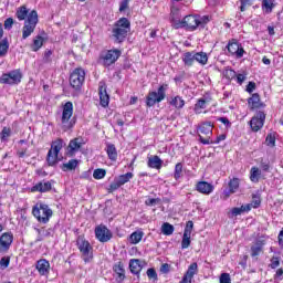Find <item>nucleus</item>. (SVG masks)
I'll list each match as a JSON object with an SVG mask.
<instances>
[{"mask_svg": "<svg viewBox=\"0 0 283 283\" xmlns=\"http://www.w3.org/2000/svg\"><path fill=\"white\" fill-rule=\"evenodd\" d=\"M144 235H145V232H143L142 230H137V231L133 232L129 237L130 244H138V242H140V240H143Z\"/></svg>", "mask_w": 283, "mask_h": 283, "instance_id": "obj_35", "label": "nucleus"}, {"mask_svg": "<svg viewBox=\"0 0 283 283\" xmlns=\"http://www.w3.org/2000/svg\"><path fill=\"white\" fill-rule=\"evenodd\" d=\"M12 25H14V19L8 18L4 21V30H12Z\"/></svg>", "mask_w": 283, "mask_h": 283, "instance_id": "obj_54", "label": "nucleus"}, {"mask_svg": "<svg viewBox=\"0 0 283 283\" xmlns=\"http://www.w3.org/2000/svg\"><path fill=\"white\" fill-rule=\"evenodd\" d=\"M21 78H23L21 71L13 70L9 73L2 74L0 83H3L4 85H19V83H21Z\"/></svg>", "mask_w": 283, "mask_h": 283, "instance_id": "obj_12", "label": "nucleus"}, {"mask_svg": "<svg viewBox=\"0 0 283 283\" xmlns=\"http://www.w3.org/2000/svg\"><path fill=\"white\" fill-rule=\"evenodd\" d=\"M170 105L176 109H182L185 107V99L177 95L170 101Z\"/></svg>", "mask_w": 283, "mask_h": 283, "instance_id": "obj_39", "label": "nucleus"}, {"mask_svg": "<svg viewBox=\"0 0 283 283\" xmlns=\"http://www.w3.org/2000/svg\"><path fill=\"white\" fill-rule=\"evenodd\" d=\"M235 77H237V83H239V85H242L247 81V75L242 73L237 74Z\"/></svg>", "mask_w": 283, "mask_h": 283, "instance_id": "obj_56", "label": "nucleus"}, {"mask_svg": "<svg viewBox=\"0 0 283 283\" xmlns=\"http://www.w3.org/2000/svg\"><path fill=\"white\" fill-rule=\"evenodd\" d=\"M129 8V0H123L119 4V12H125V9Z\"/></svg>", "mask_w": 283, "mask_h": 283, "instance_id": "obj_63", "label": "nucleus"}, {"mask_svg": "<svg viewBox=\"0 0 283 283\" xmlns=\"http://www.w3.org/2000/svg\"><path fill=\"white\" fill-rule=\"evenodd\" d=\"M195 61H197V63H200V65H207L209 56L205 52H195Z\"/></svg>", "mask_w": 283, "mask_h": 283, "instance_id": "obj_37", "label": "nucleus"}, {"mask_svg": "<svg viewBox=\"0 0 283 283\" xmlns=\"http://www.w3.org/2000/svg\"><path fill=\"white\" fill-rule=\"evenodd\" d=\"M220 283H231V275L229 273H222L219 279Z\"/></svg>", "mask_w": 283, "mask_h": 283, "instance_id": "obj_52", "label": "nucleus"}, {"mask_svg": "<svg viewBox=\"0 0 283 283\" xmlns=\"http://www.w3.org/2000/svg\"><path fill=\"white\" fill-rule=\"evenodd\" d=\"M113 273L115 277V282L123 283L127 279L125 272V263L123 261H118L113 265Z\"/></svg>", "mask_w": 283, "mask_h": 283, "instance_id": "obj_15", "label": "nucleus"}, {"mask_svg": "<svg viewBox=\"0 0 283 283\" xmlns=\"http://www.w3.org/2000/svg\"><path fill=\"white\" fill-rule=\"evenodd\" d=\"M250 205V209L253 207V209L260 208V205H262V200L259 199V197H253L252 202L248 203Z\"/></svg>", "mask_w": 283, "mask_h": 283, "instance_id": "obj_50", "label": "nucleus"}, {"mask_svg": "<svg viewBox=\"0 0 283 283\" xmlns=\"http://www.w3.org/2000/svg\"><path fill=\"white\" fill-rule=\"evenodd\" d=\"M43 43H45V40L41 35H36L33 39V43L31 44L32 52H39L41 48H43Z\"/></svg>", "mask_w": 283, "mask_h": 283, "instance_id": "obj_33", "label": "nucleus"}, {"mask_svg": "<svg viewBox=\"0 0 283 283\" xmlns=\"http://www.w3.org/2000/svg\"><path fill=\"white\" fill-rule=\"evenodd\" d=\"M64 142L62 138H57L51 143V148L46 155V164L49 167H56L61 160H63V155H61V149H63Z\"/></svg>", "mask_w": 283, "mask_h": 283, "instance_id": "obj_3", "label": "nucleus"}, {"mask_svg": "<svg viewBox=\"0 0 283 283\" xmlns=\"http://www.w3.org/2000/svg\"><path fill=\"white\" fill-rule=\"evenodd\" d=\"M217 120H219V123H222L226 127H231V122L227 117H218Z\"/></svg>", "mask_w": 283, "mask_h": 283, "instance_id": "obj_62", "label": "nucleus"}, {"mask_svg": "<svg viewBox=\"0 0 283 283\" xmlns=\"http://www.w3.org/2000/svg\"><path fill=\"white\" fill-rule=\"evenodd\" d=\"M271 269H277V266H280V258L277 256H273L271 259V264H270Z\"/></svg>", "mask_w": 283, "mask_h": 283, "instance_id": "obj_55", "label": "nucleus"}, {"mask_svg": "<svg viewBox=\"0 0 283 283\" xmlns=\"http://www.w3.org/2000/svg\"><path fill=\"white\" fill-rule=\"evenodd\" d=\"M150 169H161L163 168V159L158 155L148 158L147 163Z\"/></svg>", "mask_w": 283, "mask_h": 283, "instance_id": "obj_27", "label": "nucleus"}, {"mask_svg": "<svg viewBox=\"0 0 283 283\" xmlns=\"http://www.w3.org/2000/svg\"><path fill=\"white\" fill-rule=\"evenodd\" d=\"M36 270L40 275H48L50 273V261L41 259L36 262Z\"/></svg>", "mask_w": 283, "mask_h": 283, "instance_id": "obj_25", "label": "nucleus"}, {"mask_svg": "<svg viewBox=\"0 0 283 283\" xmlns=\"http://www.w3.org/2000/svg\"><path fill=\"white\" fill-rule=\"evenodd\" d=\"M198 132L207 136V138L199 135V140L202 145H212L213 140H211V136L213 135V124L211 122L201 123L198 127Z\"/></svg>", "mask_w": 283, "mask_h": 283, "instance_id": "obj_11", "label": "nucleus"}, {"mask_svg": "<svg viewBox=\"0 0 283 283\" xmlns=\"http://www.w3.org/2000/svg\"><path fill=\"white\" fill-rule=\"evenodd\" d=\"M134 178L133 172H126L124 175L118 176L117 178L114 179V181L109 185V191H116L123 187V185H127L129 180Z\"/></svg>", "mask_w": 283, "mask_h": 283, "instance_id": "obj_13", "label": "nucleus"}, {"mask_svg": "<svg viewBox=\"0 0 283 283\" xmlns=\"http://www.w3.org/2000/svg\"><path fill=\"white\" fill-rule=\"evenodd\" d=\"M198 273V263L193 262L189 265L185 275L193 280V275Z\"/></svg>", "mask_w": 283, "mask_h": 283, "instance_id": "obj_41", "label": "nucleus"}, {"mask_svg": "<svg viewBox=\"0 0 283 283\" xmlns=\"http://www.w3.org/2000/svg\"><path fill=\"white\" fill-rule=\"evenodd\" d=\"M249 211H251V205H244L240 208L235 207L230 210L228 218H235L238 216H242V213H249Z\"/></svg>", "mask_w": 283, "mask_h": 283, "instance_id": "obj_24", "label": "nucleus"}, {"mask_svg": "<svg viewBox=\"0 0 283 283\" xmlns=\"http://www.w3.org/2000/svg\"><path fill=\"white\" fill-rule=\"evenodd\" d=\"M229 190L226 191V196H231V193H235L240 187V179L233 178L228 184Z\"/></svg>", "mask_w": 283, "mask_h": 283, "instance_id": "obj_31", "label": "nucleus"}, {"mask_svg": "<svg viewBox=\"0 0 283 283\" xmlns=\"http://www.w3.org/2000/svg\"><path fill=\"white\" fill-rule=\"evenodd\" d=\"M170 270H171V265H169V263H164L160 266V272L161 273L167 274V273H169Z\"/></svg>", "mask_w": 283, "mask_h": 283, "instance_id": "obj_61", "label": "nucleus"}, {"mask_svg": "<svg viewBox=\"0 0 283 283\" xmlns=\"http://www.w3.org/2000/svg\"><path fill=\"white\" fill-rule=\"evenodd\" d=\"M8 50H10V42H8V38H4L0 42V59H3L8 54Z\"/></svg>", "mask_w": 283, "mask_h": 283, "instance_id": "obj_38", "label": "nucleus"}, {"mask_svg": "<svg viewBox=\"0 0 283 283\" xmlns=\"http://www.w3.org/2000/svg\"><path fill=\"white\" fill-rule=\"evenodd\" d=\"M266 120V114L263 111L256 112L255 116L250 120V127L252 132H260L264 127V122Z\"/></svg>", "mask_w": 283, "mask_h": 283, "instance_id": "obj_14", "label": "nucleus"}, {"mask_svg": "<svg viewBox=\"0 0 283 283\" xmlns=\"http://www.w3.org/2000/svg\"><path fill=\"white\" fill-rule=\"evenodd\" d=\"M156 202H160V199H159V198H156V199H154V198L147 199V200L145 201V205H146L147 207H154V205H156Z\"/></svg>", "mask_w": 283, "mask_h": 283, "instance_id": "obj_59", "label": "nucleus"}, {"mask_svg": "<svg viewBox=\"0 0 283 283\" xmlns=\"http://www.w3.org/2000/svg\"><path fill=\"white\" fill-rule=\"evenodd\" d=\"M120 54L122 52L118 49L107 50L99 55V63H102L104 67H109L120 59Z\"/></svg>", "mask_w": 283, "mask_h": 283, "instance_id": "obj_10", "label": "nucleus"}, {"mask_svg": "<svg viewBox=\"0 0 283 283\" xmlns=\"http://www.w3.org/2000/svg\"><path fill=\"white\" fill-rule=\"evenodd\" d=\"M76 247L81 253V258L85 264H90L94 260V247L83 235L76 239Z\"/></svg>", "mask_w": 283, "mask_h": 283, "instance_id": "obj_5", "label": "nucleus"}, {"mask_svg": "<svg viewBox=\"0 0 283 283\" xmlns=\"http://www.w3.org/2000/svg\"><path fill=\"white\" fill-rule=\"evenodd\" d=\"M209 21H211L209 15L190 14L186 15L181 21L177 22L175 28L177 30L184 28L185 30H188V32H195V30H198V28L205 29Z\"/></svg>", "mask_w": 283, "mask_h": 283, "instance_id": "obj_2", "label": "nucleus"}, {"mask_svg": "<svg viewBox=\"0 0 283 283\" xmlns=\"http://www.w3.org/2000/svg\"><path fill=\"white\" fill-rule=\"evenodd\" d=\"M247 6H251V0H241L240 11L244 12L247 10Z\"/></svg>", "mask_w": 283, "mask_h": 283, "instance_id": "obj_60", "label": "nucleus"}, {"mask_svg": "<svg viewBox=\"0 0 283 283\" xmlns=\"http://www.w3.org/2000/svg\"><path fill=\"white\" fill-rule=\"evenodd\" d=\"M169 90V84H161L157 92L151 91L146 96V107H154L156 103H163L167 97V91Z\"/></svg>", "mask_w": 283, "mask_h": 283, "instance_id": "obj_7", "label": "nucleus"}, {"mask_svg": "<svg viewBox=\"0 0 283 283\" xmlns=\"http://www.w3.org/2000/svg\"><path fill=\"white\" fill-rule=\"evenodd\" d=\"M32 214L36 218L38 222L48 224L50 222V218L54 216V212L50 209L48 203L38 202L32 209Z\"/></svg>", "mask_w": 283, "mask_h": 283, "instance_id": "obj_6", "label": "nucleus"}, {"mask_svg": "<svg viewBox=\"0 0 283 283\" xmlns=\"http://www.w3.org/2000/svg\"><path fill=\"white\" fill-rule=\"evenodd\" d=\"M193 231V221H188L186 223V228H185V231H184V235H191V232Z\"/></svg>", "mask_w": 283, "mask_h": 283, "instance_id": "obj_49", "label": "nucleus"}, {"mask_svg": "<svg viewBox=\"0 0 283 283\" xmlns=\"http://www.w3.org/2000/svg\"><path fill=\"white\" fill-rule=\"evenodd\" d=\"M106 154L109 160L116 161L118 158V151L116 150V146L114 144L106 145Z\"/></svg>", "mask_w": 283, "mask_h": 283, "instance_id": "obj_30", "label": "nucleus"}, {"mask_svg": "<svg viewBox=\"0 0 283 283\" xmlns=\"http://www.w3.org/2000/svg\"><path fill=\"white\" fill-rule=\"evenodd\" d=\"M174 178L175 180H180V178H182V163L176 164Z\"/></svg>", "mask_w": 283, "mask_h": 283, "instance_id": "obj_44", "label": "nucleus"}, {"mask_svg": "<svg viewBox=\"0 0 283 283\" xmlns=\"http://www.w3.org/2000/svg\"><path fill=\"white\" fill-rule=\"evenodd\" d=\"M207 107V101L205 98L199 99L195 105L196 114H200V109H205Z\"/></svg>", "mask_w": 283, "mask_h": 283, "instance_id": "obj_45", "label": "nucleus"}, {"mask_svg": "<svg viewBox=\"0 0 283 283\" xmlns=\"http://www.w3.org/2000/svg\"><path fill=\"white\" fill-rule=\"evenodd\" d=\"M146 273L149 280H158V273H156V270L154 268L148 269Z\"/></svg>", "mask_w": 283, "mask_h": 283, "instance_id": "obj_51", "label": "nucleus"}, {"mask_svg": "<svg viewBox=\"0 0 283 283\" xmlns=\"http://www.w3.org/2000/svg\"><path fill=\"white\" fill-rule=\"evenodd\" d=\"M189 247H191V235L184 234L181 249H189Z\"/></svg>", "mask_w": 283, "mask_h": 283, "instance_id": "obj_46", "label": "nucleus"}, {"mask_svg": "<svg viewBox=\"0 0 283 283\" xmlns=\"http://www.w3.org/2000/svg\"><path fill=\"white\" fill-rule=\"evenodd\" d=\"M264 244H266V239H264V237L256 239L254 244L250 248L251 258H258V255L264 251Z\"/></svg>", "mask_w": 283, "mask_h": 283, "instance_id": "obj_19", "label": "nucleus"}, {"mask_svg": "<svg viewBox=\"0 0 283 283\" xmlns=\"http://www.w3.org/2000/svg\"><path fill=\"white\" fill-rule=\"evenodd\" d=\"M15 17L20 21H24L22 28V39L25 40L32 35L34 30H36V24L39 23V13L36 10H28V7L22 6L17 9ZM27 19V20H25Z\"/></svg>", "mask_w": 283, "mask_h": 283, "instance_id": "obj_1", "label": "nucleus"}, {"mask_svg": "<svg viewBox=\"0 0 283 283\" xmlns=\"http://www.w3.org/2000/svg\"><path fill=\"white\" fill-rule=\"evenodd\" d=\"M52 185H54V180L43 179L31 187V193H48V191H52Z\"/></svg>", "mask_w": 283, "mask_h": 283, "instance_id": "obj_16", "label": "nucleus"}, {"mask_svg": "<svg viewBox=\"0 0 283 283\" xmlns=\"http://www.w3.org/2000/svg\"><path fill=\"white\" fill-rule=\"evenodd\" d=\"M74 114V104L72 102H66L63 105L62 111V127L64 128V132H67V129H72L74 127V123L70 122V118H72V115Z\"/></svg>", "mask_w": 283, "mask_h": 283, "instance_id": "obj_9", "label": "nucleus"}, {"mask_svg": "<svg viewBox=\"0 0 283 283\" xmlns=\"http://www.w3.org/2000/svg\"><path fill=\"white\" fill-rule=\"evenodd\" d=\"M174 226H171L169 222H165L161 226V233H164V235H172L174 234Z\"/></svg>", "mask_w": 283, "mask_h": 283, "instance_id": "obj_42", "label": "nucleus"}, {"mask_svg": "<svg viewBox=\"0 0 283 283\" xmlns=\"http://www.w3.org/2000/svg\"><path fill=\"white\" fill-rule=\"evenodd\" d=\"M0 266H1V269H8V266H10V258L3 256L0 260Z\"/></svg>", "mask_w": 283, "mask_h": 283, "instance_id": "obj_53", "label": "nucleus"}, {"mask_svg": "<svg viewBox=\"0 0 283 283\" xmlns=\"http://www.w3.org/2000/svg\"><path fill=\"white\" fill-rule=\"evenodd\" d=\"M12 242H14V235L12 232H4L0 237V247L8 251L10 247L12 245Z\"/></svg>", "mask_w": 283, "mask_h": 283, "instance_id": "obj_22", "label": "nucleus"}, {"mask_svg": "<svg viewBox=\"0 0 283 283\" xmlns=\"http://www.w3.org/2000/svg\"><path fill=\"white\" fill-rule=\"evenodd\" d=\"M260 178H262V170L255 166L250 169V180L251 182H260Z\"/></svg>", "mask_w": 283, "mask_h": 283, "instance_id": "obj_29", "label": "nucleus"}, {"mask_svg": "<svg viewBox=\"0 0 283 283\" xmlns=\"http://www.w3.org/2000/svg\"><path fill=\"white\" fill-rule=\"evenodd\" d=\"M191 276H187V274H185L179 283H191Z\"/></svg>", "mask_w": 283, "mask_h": 283, "instance_id": "obj_64", "label": "nucleus"}, {"mask_svg": "<svg viewBox=\"0 0 283 283\" xmlns=\"http://www.w3.org/2000/svg\"><path fill=\"white\" fill-rule=\"evenodd\" d=\"M78 167V160L77 159H71L69 163H65L62 165L63 171H74Z\"/></svg>", "mask_w": 283, "mask_h": 283, "instance_id": "obj_36", "label": "nucleus"}, {"mask_svg": "<svg viewBox=\"0 0 283 283\" xmlns=\"http://www.w3.org/2000/svg\"><path fill=\"white\" fill-rule=\"evenodd\" d=\"M130 27L132 23L127 18H122L115 23L112 31L115 43H123L125 39H127V33L129 32Z\"/></svg>", "mask_w": 283, "mask_h": 283, "instance_id": "obj_4", "label": "nucleus"}, {"mask_svg": "<svg viewBox=\"0 0 283 283\" xmlns=\"http://www.w3.org/2000/svg\"><path fill=\"white\" fill-rule=\"evenodd\" d=\"M255 82H249V84L247 85L245 92H248V94H253V91L255 90Z\"/></svg>", "mask_w": 283, "mask_h": 283, "instance_id": "obj_58", "label": "nucleus"}, {"mask_svg": "<svg viewBox=\"0 0 283 283\" xmlns=\"http://www.w3.org/2000/svg\"><path fill=\"white\" fill-rule=\"evenodd\" d=\"M81 147H83V138L76 137L70 142L69 151L70 154H76Z\"/></svg>", "mask_w": 283, "mask_h": 283, "instance_id": "obj_26", "label": "nucleus"}, {"mask_svg": "<svg viewBox=\"0 0 283 283\" xmlns=\"http://www.w3.org/2000/svg\"><path fill=\"white\" fill-rule=\"evenodd\" d=\"M52 50H45L42 57V63H52Z\"/></svg>", "mask_w": 283, "mask_h": 283, "instance_id": "obj_47", "label": "nucleus"}, {"mask_svg": "<svg viewBox=\"0 0 283 283\" xmlns=\"http://www.w3.org/2000/svg\"><path fill=\"white\" fill-rule=\"evenodd\" d=\"M95 237L98 242H109V240L113 238V234L109 229H107L104 224H101L95 228Z\"/></svg>", "mask_w": 283, "mask_h": 283, "instance_id": "obj_17", "label": "nucleus"}, {"mask_svg": "<svg viewBox=\"0 0 283 283\" xmlns=\"http://www.w3.org/2000/svg\"><path fill=\"white\" fill-rule=\"evenodd\" d=\"M129 269H130V273H133V275H140V271H143V266L140 265V260L130 259Z\"/></svg>", "mask_w": 283, "mask_h": 283, "instance_id": "obj_28", "label": "nucleus"}, {"mask_svg": "<svg viewBox=\"0 0 283 283\" xmlns=\"http://www.w3.org/2000/svg\"><path fill=\"white\" fill-rule=\"evenodd\" d=\"M69 81L71 87L75 90V92H80L81 87H83V84L85 83V70L82 67L73 70Z\"/></svg>", "mask_w": 283, "mask_h": 283, "instance_id": "obj_8", "label": "nucleus"}, {"mask_svg": "<svg viewBox=\"0 0 283 283\" xmlns=\"http://www.w3.org/2000/svg\"><path fill=\"white\" fill-rule=\"evenodd\" d=\"M98 94L102 107H107V105H109V94H107V85L105 82H99Z\"/></svg>", "mask_w": 283, "mask_h": 283, "instance_id": "obj_20", "label": "nucleus"}, {"mask_svg": "<svg viewBox=\"0 0 283 283\" xmlns=\"http://www.w3.org/2000/svg\"><path fill=\"white\" fill-rule=\"evenodd\" d=\"M223 76L228 78V81H231L232 78H235L237 73L232 69H226L223 71Z\"/></svg>", "mask_w": 283, "mask_h": 283, "instance_id": "obj_48", "label": "nucleus"}, {"mask_svg": "<svg viewBox=\"0 0 283 283\" xmlns=\"http://www.w3.org/2000/svg\"><path fill=\"white\" fill-rule=\"evenodd\" d=\"M262 8L265 14H271V12H273V9L275 8V0H263Z\"/></svg>", "mask_w": 283, "mask_h": 283, "instance_id": "obj_34", "label": "nucleus"}, {"mask_svg": "<svg viewBox=\"0 0 283 283\" xmlns=\"http://www.w3.org/2000/svg\"><path fill=\"white\" fill-rule=\"evenodd\" d=\"M227 50L232 56H235V59H242V56H244V48L235 40L228 43Z\"/></svg>", "mask_w": 283, "mask_h": 283, "instance_id": "obj_18", "label": "nucleus"}, {"mask_svg": "<svg viewBox=\"0 0 283 283\" xmlns=\"http://www.w3.org/2000/svg\"><path fill=\"white\" fill-rule=\"evenodd\" d=\"M265 140L270 147H275V137L273 135H268Z\"/></svg>", "mask_w": 283, "mask_h": 283, "instance_id": "obj_57", "label": "nucleus"}, {"mask_svg": "<svg viewBox=\"0 0 283 283\" xmlns=\"http://www.w3.org/2000/svg\"><path fill=\"white\" fill-rule=\"evenodd\" d=\"M12 136V128L11 127H3L0 133V140L1 143H8V138Z\"/></svg>", "mask_w": 283, "mask_h": 283, "instance_id": "obj_40", "label": "nucleus"}, {"mask_svg": "<svg viewBox=\"0 0 283 283\" xmlns=\"http://www.w3.org/2000/svg\"><path fill=\"white\" fill-rule=\"evenodd\" d=\"M107 176V170L103 169V168H97L94 170L93 172V178L95 180H103V178Z\"/></svg>", "mask_w": 283, "mask_h": 283, "instance_id": "obj_43", "label": "nucleus"}, {"mask_svg": "<svg viewBox=\"0 0 283 283\" xmlns=\"http://www.w3.org/2000/svg\"><path fill=\"white\" fill-rule=\"evenodd\" d=\"M182 61H184V64L187 67H191V65H193V63L196 61L195 52H186V53H184Z\"/></svg>", "mask_w": 283, "mask_h": 283, "instance_id": "obj_32", "label": "nucleus"}, {"mask_svg": "<svg viewBox=\"0 0 283 283\" xmlns=\"http://www.w3.org/2000/svg\"><path fill=\"white\" fill-rule=\"evenodd\" d=\"M213 185L207 182V181H199L196 185V191L199 193H203V196H209L210 193H213Z\"/></svg>", "mask_w": 283, "mask_h": 283, "instance_id": "obj_21", "label": "nucleus"}, {"mask_svg": "<svg viewBox=\"0 0 283 283\" xmlns=\"http://www.w3.org/2000/svg\"><path fill=\"white\" fill-rule=\"evenodd\" d=\"M248 104L251 109H262V107H266V105L260 101V94L258 93L252 94L248 99Z\"/></svg>", "mask_w": 283, "mask_h": 283, "instance_id": "obj_23", "label": "nucleus"}]
</instances>
